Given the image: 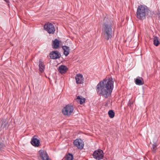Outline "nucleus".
<instances>
[{
  "label": "nucleus",
  "instance_id": "dca6fc26",
  "mask_svg": "<svg viewBox=\"0 0 160 160\" xmlns=\"http://www.w3.org/2000/svg\"><path fill=\"white\" fill-rule=\"evenodd\" d=\"M86 99L84 98H82L81 96H78L76 99V101L77 102H79L81 104H82L85 102Z\"/></svg>",
  "mask_w": 160,
  "mask_h": 160
},
{
  "label": "nucleus",
  "instance_id": "4be33fe9",
  "mask_svg": "<svg viewBox=\"0 0 160 160\" xmlns=\"http://www.w3.org/2000/svg\"><path fill=\"white\" fill-rule=\"evenodd\" d=\"M133 104V102L131 101V100H129L128 102V106L130 108L132 107V105Z\"/></svg>",
  "mask_w": 160,
  "mask_h": 160
},
{
  "label": "nucleus",
  "instance_id": "9b49d317",
  "mask_svg": "<svg viewBox=\"0 0 160 160\" xmlns=\"http://www.w3.org/2000/svg\"><path fill=\"white\" fill-rule=\"evenodd\" d=\"M35 137V136L32 137L31 141V143L34 146L38 147L40 144V141Z\"/></svg>",
  "mask_w": 160,
  "mask_h": 160
},
{
  "label": "nucleus",
  "instance_id": "393cba45",
  "mask_svg": "<svg viewBox=\"0 0 160 160\" xmlns=\"http://www.w3.org/2000/svg\"><path fill=\"white\" fill-rule=\"evenodd\" d=\"M6 126H2V128H4L5 127H6Z\"/></svg>",
  "mask_w": 160,
  "mask_h": 160
},
{
  "label": "nucleus",
  "instance_id": "6e6552de",
  "mask_svg": "<svg viewBox=\"0 0 160 160\" xmlns=\"http://www.w3.org/2000/svg\"><path fill=\"white\" fill-rule=\"evenodd\" d=\"M49 56L51 59H56L60 58L61 55L58 51H55L51 52L49 54Z\"/></svg>",
  "mask_w": 160,
  "mask_h": 160
},
{
  "label": "nucleus",
  "instance_id": "aec40b11",
  "mask_svg": "<svg viewBox=\"0 0 160 160\" xmlns=\"http://www.w3.org/2000/svg\"><path fill=\"white\" fill-rule=\"evenodd\" d=\"M108 114L111 118H113L115 115V113L112 110H110L108 112Z\"/></svg>",
  "mask_w": 160,
  "mask_h": 160
},
{
  "label": "nucleus",
  "instance_id": "f257e3e1",
  "mask_svg": "<svg viewBox=\"0 0 160 160\" xmlns=\"http://www.w3.org/2000/svg\"><path fill=\"white\" fill-rule=\"evenodd\" d=\"M114 81L112 78L104 79L99 82L96 86L98 95L106 98L111 95L113 88Z\"/></svg>",
  "mask_w": 160,
  "mask_h": 160
},
{
  "label": "nucleus",
  "instance_id": "412c9836",
  "mask_svg": "<svg viewBox=\"0 0 160 160\" xmlns=\"http://www.w3.org/2000/svg\"><path fill=\"white\" fill-rule=\"evenodd\" d=\"M73 159V155L69 153L66 156V160H72Z\"/></svg>",
  "mask_w": 160,
  "mask_h": 160
},
{
  "label": "nucleus",
  "instance_id": "a211bd4d",
  "mask_svg": "<svg viewBox=\"0 0 160 160\" xmlns=\"http://www.w3.org/2000/svg\"><path fill=\"white\" fill-rule=\"evenodd\" d=\"M153 44L156 46H158L160 44V41L157 37H155L153 38Z\"/></svg>",
  "mask_w": 160,
  "mask_h": 160
},
{
  "label": "nucleus",
  "instance_id": "f8f14e48",
  "mask_svg": "<svg viewBox=\"0 0 160 160\" xmlns=\"http://www.w3.org/2000/svg\"><path fill=\"white\" fill-rule=\"evenodd\" d=\"M68 70L67 67L63 65H61L59 66L58 71L62 74L65 73Z\"/></svg>",
  "mask_w": 160,
  "mask_h": 160
},
{
  "label": "nucleus",
  "instance_id": "4468645a",
  "mask_svg": "<svg viewBox=\"0 0 160 160\" xmlns=\"http://www.w3.org/2000/svg\"><path fill=\"white\" fill-rule=\"evenodd\" d=\"M52 42V48L55 49L58 48L59 46V40L58 39H56L53 41Z\"/></svg>",
  "mask_w": 160,
  "mask_h": 160
},
{
  "label": "nucleus",
  "instance_id": "9d476101",
  "mask_svg": "<svg viewBox=\"0 0 160 160\" xmlns=\"http://www.w3.org/2000/svg\"><path fill=\"white\" fill-rule=\"evenodd\" d=\"M76 83L77 84H80L83 83L84 78L82 75L81 74H77L75 77Z\"/></svg>",
  "mask_w": 160,
  "mask_h": 160
},
{
  "label": "nucleus",
  "instance_id": "20e7f679",
  "mask_svg": "<svg viewBox=\"0 0 160 160\" xmlns=\"http://www.w3.org/2000/svg\"><path fill=\"white\" fill-rule=\"evenodd\" d=\"M73 110V106L68 104L62 109V112L64 115L69 116L72 113Z\"/></svg>",
  "mask_w": 160,
  "mask_h": 160
},
{
  "label": "nucleus",
  "instance_id": "7ed1b4c3",
  "mask_svg": "<svg viewBox=\"0 0 160 160\" xmlns=\"http://www.w3.org/2000/svg\"><path fill=\"white\" fill-rule=\"evenodd\" d=\"M150 11L148 8L145 5H140L138 6L136 13L137 18L140 20H142L148 15Z\"/></svg>",
  "mask_w": 160,
  "mask_h": 160
},
{
  "label": "nucleus",
  "instance_id": "423d86ee",
  "mask_svg": "<svg viewBox=\"0 0 160 160\" xmlns=\"http://www.w3.org/2000/svg\"><path fill=\"white\" fill-rule=\"evenodd\" d=\"M103 152L102 150L99 149L95 151L93 154L94 158L97 160H100L103 157Z\"/></svg>",
  "mask_w": 160,
  "mask_h": 160
},
{
  "label": "nucleus",
  "instance_id": "1a4fd4ad",
  "mask_svg": "<svg viewBox=\"0 0 160 160\" xmlns=\"http://www.w3.org/2000/svg\"><path fill=\"white\" fill-rule=\"evenodd\" d=\"M40 157L42 160H50L48 155L46 151L40 150L39 151Z\"/></svg>",
  "mask_w": 160,
  "mask_h": 160
},
{
  "label": "nucleus",
  "instance_id": "6ab92c4d",
  "mask_svg": "<svg viewBox=\"0 0 160 160\" xmlns=\"http://www.w3.org/2000/svg\"><path fill=\"white\" fill-rule=\"evenodd\" d=\"M157 149V144L155 142L152 145V147L151 148L152 152L155 153Z\"/></svg>",
  "mask_w": 160,
  "mask_h": 160
},
{
  "label": "nucleus",
  "instance_id": "0eeeda50",
  "mask_svg": "<svg viewBox=\"0 0 160 160\" xmlns=\"http://www.w3.org/2000/svg\"><path fill=\"white\" fill-rule=\"evenodd\" d=\"M74 145L78 149H82L84 146V144L82 140L81 139H77L73 142Z\"/></svg>",
  "mask_w": 160,
  "mask_h": 160
},
{
  "label": "nucleus",
  "instance_id": "b1692460",
  "mask_svg": "<svg viewBox=\"0 0 160 160\" xmlns=\"http://www.w3.org/2000/svg\"><path fill=\"white\" fill-rule=\"evenodd\" d=\"M7 2H9V0H4Z\"/></svg>",
  "mask_w": 160,
  "mask_h": 160
},
{
  "label": "nucleus",
  "instance_id": "2eb2a0df",
  "mask_svg": "<svg viewBox=\"0 0 160 160\" xmlns=\"http://www.w3.org/2000/svg\"><path fill=\"white\" fill-rule=\"evenodd\" d=\"M139 79L136 78V79L135 81L136 84L138 85H143L144 83L143 79L141 77H139Z\"/></svg>",
  "mask_w": 160,
  "mask_h": 160
},
{
  "label": "nucleus",
  "instance_id": "f3484780",
  "mask_svg": "<svg viewBox=\"0 0 160 160\" xmlns=\"http://www.w3.org/2000/svg\"><path fill=\"white\" fill-rule=\"evenodd\" d=\"M39 70L41 72H42L44 71L45 69V66L43 62L41 61H39Z\"/></svg>",
  "mask_w": 160,
  "mask_h": 160
},
{
  "label": "nucleus",
  "instance_id": "5701e85b",
  "mask_svg": "<svg viewBox=\"0 0 160 160\" xmlns=\"http://www.w3.org/2000/svg\"><path fill=\"white\" fill-rule=\"evenodd\" d=\"M5 147L4 144L2 142H0V149L3 148Z\"/></svg>",
  "mask_w": 160,
  "mask_h": 160
},
{
  "label": "nucleus",
  "instance_id": "39448f33",
  "mask_svg": "<svg viewBox=\"0 0 160 160\" xmlns=\"http://www.w3.org/2000/svg\"><path fill=\"white\" fill-rule=\"evenodd\" d=\"M44 30L49 34H53L55 32V29L53 24L50 22L46 23L44 26Z\"/></svg>",
  "mask_w": 160,
  "mask_h": 160
},
{
  "label": "nucleus",
  "instance_id": "f03ea898",
  "mask_svg": "<svg viewBox=\"0 0 160 160\" xmlns=\"http://www.w3.org/2000/svg\"><path fill=\"white\" fill-rule=\"evenodd\" d=\"M112 26L111 23H104L102 29L103 38L108 41L110 40L112 37Z\"/></svg>",
  "mask_w": 160,
  "mask_h": 160
},
{
  "label": "nucleus",
  "instance_id": "ddd939ff",
  "mask_svg": "<svg viewBox=\"0 0 160 160\" xmlns=\"http://www.w3.org/2000/svg\"><path fill=\"white\" fill-rule=\"evenodd\" d=\"M62 48L64 50V55L66 56H67L69 53V48L67 46H64L62 47Z\"/></svg>",
  "mask_w": 160,
  "mask_h": 160
}]
</instances>
